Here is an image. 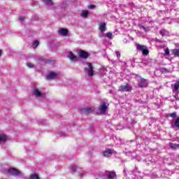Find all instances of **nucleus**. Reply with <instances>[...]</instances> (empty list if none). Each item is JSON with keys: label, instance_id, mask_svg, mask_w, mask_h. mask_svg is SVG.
Listing matches in <instances>:
<instances>
[{"label": "nucleus", "instance_id": "obj_1", "mask_svg": "<svg viewBox=\"0 0 179 179\" xmlns=\"http://www.w3.org/2000/svg\"><path fill=\"white\" fill-rule=\"evenodd\" d=\"M106 70L101 67V65L97 64L94 66L90 64V76H94V75H99L103 76L105 75Z\"/></svg>", "mask_w": 179, "mask_h": 179}, {"label": "nucleus", "instance_id": "obj_2", "mask_svg": "<svg viewBox=\"0 0 179 179\" xmlns=\"http://www.w3.org/2000/svg\"><path fill=\"white\" fill-rule=\"evenodd\" d=\"M8 173L10 176H13V177H20L22 179H27L23 173L15 168L8 169Z\"/></svg>", "mask_w": 179, "mask_h": 179}, {"label": "nucleus", "instance_id": "obj_3", "mask_svg": "<svg viewBox=\"0 0 179 179\" xmlns=\"http://www.w3.org/2000/svg\"><path fill=\"white\" fill-rule=\"evenodd\" d=\"M136 47L137 51H141L143 55H149V50H148V47L146 45L136 43Z\"/></svg>", "mask_w": 179, "mask_h": 179}, {"label": "nucleus", "instance_id": "obj_4", "mask_svg": "<svg viewBox=\"0 0 179 179\" xmlns=\"http://www.w3.org/2000/svg\"><path fill=\"white\" fill-rule=\"evenodd\" d=\"M99 111L103 115H106L107 114V111H108V104L103 103H101L99 108Z\"/></svg>", "mask_w": 179, "mask_h": 179}, {"label": "nucleus", "instance_id": "obj_5", "mask_svg": "<svg viewBox=\"0 0 179 179\" xmlns=\"http://www.w3.org/2000/svg\"><path fill=\"white\" fill-rule=\"evenodd\" d=\"M106 179H117V173L114 171H107L105 172Z\"/></svg>", "mask_w": 179, "mask_h": 179}, {"label": "nucleus", "instance_id": "obj_6", "mask_svg": "<svg viewBox=\"0 0 179 179\" xmlns=\"http://www.w3.org/2000/svg\"><path fill=\"white\" fill-rule=\"evenodd\" d=\"M119 90L120 92H131V90H132V87L128 84H126L124 85H120L119 87Z\"/></svg>", "mask_w": 179, "mask_h": 179}, {"label": "nucleus", "instance_id": "obj_7", "mask_svg": "<svg viewBox=\"0 0 179 179\" xmlns=\"http://www.w3.org/2000/svg\"><path fill=\"white\" fill-rule=\"evenodd\" d=\"M78 57L79 58H82L83 59H86L89 58V53L85 52V50H80L78 52Z\"/></svg>", "mask_w": 179, "mask_h": 179}, {"label": "nucleus", "instance_id": "obj_8", "mask_svg": "<svg viewBox=\"0 0 179 179\" xmlns=\"http://www.w3.org/2000/svg\"><path fill=\"white\" fill-rule=\"evenodd\" d=\"M99 30L100 33H104L107 30V24L104 22H101L99 24Z\"/></svg>", "mask_w": 179, "mask_h": 179}, {"label": "nucleus", "instance_id": "obj_9", "mask_svg": "<svg viewBox=\"0 0 179 179\" xmlns=\"http://www.w3.org/2000/svg\"><path fill=\"white\" fill-rule=\"evenodd\" d=\"M57 78H58V74L54 71L50 72L46 76V79H48V80H52V79H57Z\"/></svg>", "mask_w": 179, "mask_h": 179}, {"label": "nucleus", "instance_id": "obj_10", "mask_svg": "<svg viewBox=\"0 0 179 179\" xmlns=\"http://www.w3.org/2000/svg\"><path fill=\"white\" fill-rule=\"evenodd\" d=\"M33 93L36 97H41L43 96V93H41V91H40L37 87H35L33 90Z\"/></svg>", "mask_w": 179, "mask_h": 179}, {"label": "nucleus", "instance_id": "obj_11", "mask_svg": "<svg viewBox=\"0 0 179 179\" xmlns=\"http://www.w3.org/2000/svg\"><path fill=\"white\" fill-rule=\"evenodd\" d=\"M148 81H146V79L142 78L141 81L138 83L139 87H148Z\"/></svg>", "mask_w": 179, "mask_h": 179}, {"label": "nucleus", "instance_id": "obj_12", "mask_svg": "<svg viewBox=\"0 0 179 179\" xmlns=\"http://www.w3.org/2000/svg\"><path fill=\"white\" fill-rule=\"evenodd\" d=\"M173 92L175 93H178V89H179V80L176 81L174 84H172L171 85Z\"/></svg>", "mask_w": 179, "mask_h": 179}, {"label": "nucleus", "instance_id": "obj_13", "mask_svg": "<svg viewBox=\"0 0 179 179\" xmlns=\"http://www.w3.org/2000/svg\"><path fill=\"white\" fill-rule=\"evenodd\" d=\"M113 155V150L111 149H106L103 151V156L105 157H110Z\"/></svg>", "mask_w": 179, "mask_h": 179}, {"label": "nucleus", "instance_id": "obj_14", "mask_svg": "<svg viewBox=\"0 0 179 179\" xmlns=\"http://www.w3.org/2000/svg\"><path fill=\"white\" fill-rule=\"evenodd\" d=\"M81 114H89L90 113V107L82 108L80 109Z\"/></svg>", "mask_w": 179, "mask_h": 179}, {"label": "nucleus", "instance_id": "obj_15", "mask_svg": "<svg viewBox=\"0 0 179 179\" xmlns=\"http://www.w3.org/2000/svg\"><path fill=\"white\" fill-rule=\"evenodd\" d=\"M68 57L71 61H78V57L74 55V54L72 52H69Z\"/></svg>", "mask_w": 179, "mask_h": 179}, {"label": "nucleus", "instance_id": "obj_16", "mask_svg": "<svg viewBox=\"0 0 179 179\" xmlns=\"http://www.w3.org/2000/svg\"><path fill=\"white\" fill-rule=\"evenodd\" d=\"M59 34H61L62 36H68V29L62 28L59 30Z\"/></svg>", "mask_w": 179, "mask_h": 179}, {"label": "nucleus", "instance_id": "obj_17", "mask_svg": "<svg viewBox=\"0 0 179 179\" xmlns=\"http://www.w3.org/2000/svg\"><path fill=\"white\" fill-rule=\"evenodd\" d=\"M84 71L85 73H87V76H85L86 79L90 78V63L88 64V68H85Z\"/></svg>", "mask_w": 179, "mask_h": 179}, {"label": "nucleus", "instance_id": "obj_18", "mask_svg": "<svg viewBox=\"0 0 179 179\" xmlns=\"http://www.w3.org/2000/svg\"><path fill=\"white\" fill-rule=\"evenodd\" d=\"M169 146L170 148H171V149H173V150H176V149H179V144L170 143Z\"/></svg>", "mask_w": 179, "mask_h": 179}, {"label": "nucleus", "instance_id": "obj_19", "mask_svg": "<svg viewBox=\"0 0 179 179\" xmlns=\"http://www.w3.org/2000/svg\"><path fill=\"white\" fill-rule=\"evenodd\" d=\"M159 34L164 36H169V34H170V33L169 32V31L166 30V29H162L160 31H159Z\"/></svg>", "mask_w": 179, "mask_h": 179}, {"label": "nucleus", "instance_id": "obj_20", "mask_svg": "<svg viewBox=\"0 0 179 179\" xmlns=\"http://www.w3.org/2000/svg\"><path fill=\"white\" fill-rule=\"evenodd\" d=\"M87 16H89V11H87V10H83L81 12V17H83L85 19H86V17H87Z\"/></svg>", "mask_w": 179, "mask_h": 179}, {"label": "nucleus", "instance_id": "obj_21", "mask_svg": "<svg viewBox=\"0 0 179 179\" xmlns=\"http://www.w3.org/2000/svg\"><path fill=\"white\" fill-rule=\"evenodd\" d=\"M6 139H8V137H6V135L0 134V142H6Z\"/></svg>", "mask_w": 179, "mask_h": 179}, {"label": "nucleus", "instance_id": "obj_22", "mask_svg": "<svg viewBox=\"0 0 179 179\" xmlns=\"http://www.w3.org/2000/svg\"><path fill=\"white\" fill-rule=\"evenodd\" d=\"M105 37H107V38H109L110 40H113L114 35H113V33L111 32H108L105 34Z\"/></svg>", "mask_w": 179, "mask_h": 179}, {"label": "nucleus", "instance_id": "obj_23", "mask_svg": "<svg viewBox=\"0 0 179 179\" xmlns=\"http://www.w3.org/2000/svg\"><path fill=\"white\" fill-rule=\"evenodd\" d=\"M43 2L48 6H51V5H52V0H43Z\"/></svg>", "mask_w": 179, "mask_h": 179}, {"label": "nucleus", "instance_id": "obj_24", "mask_svg": "<svg viewBox=\"0 0 179 179\" xmlns=\"http://www.w3.org/2000/svg\"><path fill=\"white\" fill-rule=\"evenodd\" d=\"M36 61H37L38 62H45V59H44V57H36Z\"/></svg>", "mask_w": 179, "mask_h": 179}, {"label": "nucleus", "instance_id": "obj_25", "mask_svg": "<svg viewBox=\"0 0 179 179\" xmlns=\"http://www.w3.org/2000/svg\"><path fill=\"white\" fill-rule=\"evenodd\" d=\"M30 179H40V178H38V175L36 173H32L30 176Z\"/></svg>", "mask_w": 179, "mask_h": 179}, {"label": "nucleus", "instance_id": "obj_26", "mask_svg": "<svg viewBox=\"0 0 179 179\" xmlns=\"http://www.w3.org/2000/svg\"><path fill=\"white\" fill-rule=\"evenodd\" d=\"M38 44H40V42H38V41H34L32 43V45L33 47H34V48H36V47H38Z\"/></svg>", "mask_w": 179, "mask_h": 179}, {"label": "nucleus", "instance_id": "obj_27", "mask_svg": "<svg viewBox=\"0 0 179 179\" xmlns=\"http://www.w3.org/2000/svg\"><path fill=\"white\" fill-rule=\"evenodd\" d=\"M175 127L179 129V117L175 120Z\"/></svg>", "mask_w": 179, "mask_h": 179}, {"label": "nucleus", "instance_id": "obj_28", "mask_svg": "<svg viewBox=\"0 0 179 179\" xmlns=\"http://www.w3.org/2000/svg\"><path fill=\"white\" fill-rule=\"evenodd\" d=\"M173 54L174 55H176L177 57H179V49H175L173 50Z\"/></svg>", "mask_w": 179, "mask_h": 179}, {"label": "nucleus", "instance_id": "obj_29", "mask_svg": "<svg viewBox=\"0 0 179 179\" xmlns=\"http://www.w3.org/2000/svg\"><path fill=\"white\" fill-rule=\"evenodd\" d=\"M162 73H169V72H170V71H169L166 68H162L161 69Z\"/></svg>", "mask_w": 179, "mask_h": 179}, {"label": "nucleus", "instance_id": "obj_30", "mask_svg": "<svg viewBox=\"0 0 179 179\" xmlns=\"http://www.w3.org/2000/svg\"><path fill=\"white\" fill-rule=\"evenodd\" d=\"M115 139H116V141H115V144H116V145H120V143H121V138H117V137H115Z\"/></svg>", "mask_w": 179, "mask_h": 179}, {"label": "nucleus", "instance_id": "obj_31", "mask_svg": "<svg viewBox=\"0 0 179 179\" xmlns=\"http://www.w3.org/2000/svg\"><path fill=\"white\" fill-rule=\"evenodd\" d=\"M27 66L28 68H34V64H33V63L27 62Z\"/></svg>", "mask_w": 179, "mask_h": 179}, {"label": "nucleus", "instance_id": "obj_32", "mask_svg": "<svg viewBox=\"0 0 179 179\" xmlns=\"http://www.w3.org/2000/svg\"><path fill=\"white\" fill-rule=\"evenodd\" d=\"M140 27H141V29H143V30L145 31H149V28L148 27H145L143 25H141Z\"/></svg>", "mask_w": 179, "mask_h": 179}, {"label": "nucleus", "instance_id": "obj_33", "mask_svg": "<svg viewBox=\"0 0 179 179\" xmlns=\"http://www.w3.org/2000/svg\"><path fill=\"white\" fill-rule=\"evenodd\" d=\"M170 117H171L172 118H176V117H177V113L173 112L172 113H170Z\"/></svg>", "mask_w": 179, "mask_h": 179}, {"label": "nucleus", "instance_id": "obj_34", "mask_svg": "<svg viewBox=\"0 0 179 179\" xmlns=\"http://www.w3.org/2000/svg\"><path fill=\"white\" fill-rule=\"evenodd\" d=\"M85 175H86V171H82L80 173V177H85Z\"/></svg>", "mask_w": 179, "mask_h": 179}, {"label": "nucleus", "instance_id": "obj_35", "mask_svg": "<svg viewBox=\"0 0 179 179\" xmlns=\"http://www.w3.org/2000/svg\"><path fill=\"white\" fill-rule=\"evenodd\" d=\"M170 54V50L169 48L165 49V55H169Z\"/></svg>", "mask_w": 179, "mask_h": 179}, {"label": "nucleus", "instance_id": "obj_36", "mask_svg": "<svg viewBox=\"0 0 179 179\" xmlns=\"http://www.w3.org/2000/svg\"><path fill=\"white\" fill-rule=\"evenodd\" d=\"M115 55H116V57H117V58H120V57H121V54L118 51H116Z\"/></svg>", "mask_w": 179, "mask_h": 179}, {"label": "nucleus", "instance_id": "obj_37", "mask_svg": "<svg viewBox=\"0 0 179 179\" xmlns=\"http://www.w3.org/2000/svg\"><path fill=\"white\" fill-rule=\"evenodd\" d=\"M68 7V5H66V3H63L62 4V8H67Z\"/></svg>", "mask_w": 179, "mask_h": 179}, {"label": "nucleus", "instance_id": "obj_38", "mask_svg": "<svg viewBox=\"0 0 179 179\" xmlns=\"http://www.w3.org/2000/svg\"><path fill=\"white\" fill-rule=\"evenodd\" d=\"M71 170H72L73 171H76V166H71Z\"/></svg>", "mask_w": 179, "mask_h": 179}, {"label": "nucleus", "instance_id": "obj_39", "mask_svg": "<svg viewBox=\"0 0 179 179\" xmlns=\"http://www.w3.org/2000/svg\"><path fill=\"white\" fill-rule=\"evenodd\" d=\"M94 8H96V6L94 4L90 5V9H94Z\"/></svg>", "mask_w": 179, "mask_h": 179}, {"label": "nucleus", "instance_id": "obj_40", "mask_svg": "<svg viewBox=\"0 0 179 179\" xmlns=\"http://www.w3.org/2000/svg\"><path fill=\"white\" fill-rule=\"evenodd\" d=\"M19 20H21V22H23V20H24V17H20Z\"/></svg>", "mask_w": 179, "mask_h": 179}, {"label": "nucleus", "instance_id": "obj_41", "mask_svg": "<svg viewBox=\"0 0 179 179\" xmlns=\"http://www.w3.org/2000/svg\"><path fill=\"white\" fill-rule=\"evenodd\" d=\"M92 132H93V134H94V132H95L94 129L91 128V134H92Z\"/></svg>", "mask_w": 179, "mask_h": 179}, {"label": "nucleus", "instance_id": "obj_42", "mask_svg": "<svg viewBox=\"0 0 179 179\" xmlns=\"http://www.w3.org/2000/svg\"><path fill=\"white\" fill-rule=\"evenodd\" d=\"M175 99H176V100H179L178 95L175 96Z\"/></svg>", "mask_w": 179, "mask_h": 179}, {"label": "nucleus", "instance_id": "obj_43", "mask_svg": "<svg viewBox=\"0 0 179 179\" xmlns=\"http://www.w3.org/2000/svg\"><path fill=\"white\" fill-rule=\"evenodd\" d=\"M2 55V51L0 50V56Z\"/></svg>", "mask_w": 179, "mask_h": 179}, {"label": "nucleus", "instance_id": "obj_44", "mask_svg": "<svg viewBox=\"0 0 179 179\" xmlns=\"http://www.w3.org/2000/svg\"><path fill=\"white\" fill-rule=\"evenodd\" d=\"M88 9H90V6H88Z\"/></svg>", "mask_w": 179, "mask_h": 179}, {"label": "nucleus", "instance_id": "obj_45", "mask_svg": "<svg viewBox=\"0 0 179 179\" xmlns=\"http://www.w3.org/2000/svg\"><path fill=\"white\" fill-rule=\"evenodd\" d=\"M90 110H91V111H93V108H91V109H90Z\"/></svg>", "mask_w": 179, "mask_h": 179}, {"label": "nucleus", "instance_id": "obj_46", "mask_svg": "<svg viewBox=\"0 0 179 179\" xmlns=\"http://www.w3.org/2000/svg\"><path fill=\"white\" fill-rule=\"evenodd\" d=\"M178 141H179V138H178Z\"/></svg>", "mask_w": 179, "mask_h": 179}]
</instances>
